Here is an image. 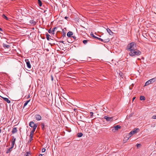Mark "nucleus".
Wrapping results in <instances>:
<instances>
[{
    "label": "nucleus",
    "mask_w": 156,
    "mask_h": 156,
    "mask_svg": "<svg viewBox=\"0 0 156 156\" xmlns=\"http://www.w3.org/2000/svg\"><path fill=\"white\" fill-rule=\"evenodd\" d=\"M141 53V52L140 51L136 48L129 52V55L133 57L138 56L140 55Z\"/></svg>",
    "instance_id": "f257e3e1"
},
{
    "label": "nucleus",
    "mask_w": 156,
    "mask_h": 156,
    "mask_svg": "<svg viewBox=\"0 0 156 156\" xmlns=\"http://www.w3.org/2000/svg\"><path fill=\"white\" fill-rule=\"evenodd\" d=\"M136 47V44L133 42L128 44L126 47V50L129 52L135 49Z\"/></svg>",
    "instance_id": "f03ea898"
},
{
    "label": "nucleus",
    "mask_w": 156,
    "mask_h": 156,
    "mask_svg": "<svg viewBox=\"0 0 156 156\" xmlns=\"http://www.w3.org/2000/svg\"><path fill=\"white\" fill-rule=\"evenodd\" d=\"M156 81V77H154L153 78H152L149 80L147 81L145 84L144 86H147L149 84L152 83H154V82Z\"/></svg>",
    "instance_id": "7ed1b4c3"
},
{
    "label": "nucleus",
    "mask_w": 156,
    "mask_h": 156,
    "mask_svg": "<svg viewBox=\"0 0 156 156\" xmlns=\"http://www.w3.org/2000/svg\"><path fill=\"white\" fill-rule=\"evenodd\" d=\"M139 129H136L134 130L131 131L129 134L128 136L129 137H131L133 135L136 134L137 133V131H139Z\"/></svg>",
    "instance_id": "20e7f679"
},
{
    "label": "nucleus",
    "mask_w": 156,
    "mask_h": 156,
    "mask_svg": "<svg viewBox=\"0 0 156 156\" xmlns=\"http://www.w3.org/2000/svg\"><path fill=\"white\" fill-rule=\"evenodd\" d=\"M121 128V126L119 125H117L114 126L113 127H112V131L113 132H115L116 131H117L119 129H120Z\"/></svg>",
    "instance_id": "39448f33"
},
{
    "label": "nucleus",
    "mask_w": 156,
    "mask_h": 156,
    "mask_svg": "<svg viewBox=\"0 0 156 156\" xmlns=\"http://www.w3.org/2000/svg\"><path fill=\"white\" fill-rule=\"evenodd\" d=\"M25 61L26 63L27 67L28 69H30L31 68V66L29 59H26Z\"/></svg>",
    "instance_id": "423d86ee"
},
{
    "label": "nucleus",
    "mask_w": 156,
    "mask_h": 156,
    "mask_svg": "<svg viewBox=\"0 0 156 156\" xmlns=\"http://www.w3.org/2000/svg\"><path fill=\"white\" fill-rule=\"evenodd\" d=\"M29 126L31 127L34 128V126H35V127H37V124H35L34 123L33 121H31L29 123Z\"/></svg>",
    "instance_id": "0eeeda50"
},
{
    "label": "nucleus",
    "mask_w": 156,
    "mask_h": 156,
    "mask_svg": "<svg viewBox=\"0 0 156 156\" xmlns=\"http://www.w3.org/2000/svg\"><path fill=\"white\" fill-rule=\"evenodd\" d=\"M105 119H106L107 121H111L113 120V117H108L105 116L104 117Z\"/></svg>",
    "instance_id": "6e6552de"
},
{
    "label": "nucleus",
    "mask_w": 156,
    "mask_h": 156,
    "mask_svg": "<svg viewBox=\"0 0 156 156\" xmlns=\"http://www.w3.org/2000/svg\"><path fill=\"white\" fill-rule=\"evenodd\" d=\"M35 117L36 118V119L38 121L40 120L41 119V116L38 114H36L35 115Z\"/></svg>",
    "instance_id": "1a4fd4ad"
},
{
    "label": "nucleus",
    "mask_w": 156,
    "mask_h": 156,
    "mask_svg": "<svg viewBox=\"0 0 156 156\" xmlns=\"http://www.w3.org/2000/svg\"><path fill=\"white\" fill-rule=\"evenodd\" d=\"M107 32L108 33V34L111 35H113V33L112 32V31L111 30L109 29V28H107Z\"/></svg>",
    "instance_id": "9d476101"
},
{
    "label": "nucleus",
    "mask_w": 156,
    "mask_h": 156,
    "mask_svg": "<svg viewBox=\"0 0 156 156\" xmlns=\"http://www.w3.org/2000/svg\"><path fill=\"white\" fill-rule=\"evenodd\" d=\"M13 140H12V144H11V147H13L15 143V141L16 140V139L15 138H14L13 139Z\"/></svg>",
    "instance_id": "9b49d317"
},
{
    "label": "nucleus",
    "mask_w": 156,
    "mask_h": 156,
    "mask_svg": "<svg viewBox=\"0 0 156 156\" xmlns=\"http://www.w3.org/2000/svg\"><path fill=\"white\" fill-rule=\"evenodd\" d=\"M30 23L33 26H34L36 24V22L33 20H31L30 21Z\"/></svg>",
    "instance_id": "f8f14e48"
},
{
    "label": "nucleus",
    "mask_w": 156,
    "mask_h": 156,
    "mask_svg": "<svg viewBox=\"0 0 156 156\" xmlns=\"http://www.w3.org/2000/svg\"><path fill=\"white\" fill-rule=\"evenodd\" d=\"M73 33L72 32L70 31L68 32L67 35L68 37H70L73 35Z\"/></svg>",
    "instance_id": "ddd939ff"
},
{
    "label": "nucleus",
    "mask_w": 156,
    "mask_h": 156,
    "mask_svg": "<svg viewBox=\"0 0 156 156\" xmlns=\"http://www.w3.org/2000/svg\"><path fill=\"white\" fill-rule=\"evenodd\" d=\"M13 148V147H10L7 150V151L6 152V153L8 154V153H10V152H11V151H12V149Z\"/></svg>",
    "instance_id": "4468645a"
},
{
    "label": "nucleus",
    "mask_w": 156,
    "mask_h": 156,
    "mask_svg": "<svg viewBox=\"0 0 156 156\" xmlns=\"http://www.w3.org/2000/svg\"><path fill=\"white\" fill-rule=\"evenodd\" d=\"M3 99L4 101H6L8 103H10L11 102L10 100H9L8 98H3Z\"/></svg>",
    "instance_id": "2eb2a0df"
},
{
    "label": "nucleus",
    "mask_w": 156,
    "mask_h": 156,
    "mask_svg": "<svg viewBox=\"0 0 156 156\" xmlns=\"http://www.w3.org/2000/svg\"><path fill=\"white\" fill-rule=\"evenodd\" d=\"M17 131V128L16 127H14L12 129V132L13 134H14V133H16Z\"/></svg>",
    "instance_id": "dca6fc26"
},
{
    "label": "nucleus",
    "mask_w": 156,
    "mask_h": 156,
    "mask_svg": "<svg viewBox=\"0 0 156 156\" xmlns=\"http://www.w3.org/2000/svg\"><path fill=\"white\" fill-rule=\"evenodd\" d=\"M110 41V39L109 38H107V39H104L103 40V42L104 43H107L109 42Z\"/></svg>",
    "instance_id": "f3484780"
},
{
    "label": "nucleus",
    "mask_w": 156,
    "mask_h": 156,
    "mask_svg": "<svg viewBox=\"0 0 156 156\" xmlns=\"http://www.w3.org/2000/svg\"><path fill=\"white\" fill-rule=\"evenodd\" d=\"M38 3L40 7H41L42 6V4L41 0H38Z\"/></svg>",
    "instance_id": "a211bd4d"
},
{
    "label": "nucleus",
    "mask_w": 156,
    "mask_h": 156,
    "mask_svg": "<svg viewBox=\"0 0 156 156\" xmlns=\"http://www.w3.org/2000/svg\"><path fill=\"white\" fill-rule=\"evenodd\" d=\"M3 46L4 48H9L10 46L9 45H6V44H3Z\"/></svg>",
    "instance_id": "6ab92c4d"
},
{
    "label": "nucleus",
    "mask_w": 156,
    "mask_h": 156,
    "mask_svg": "<svg viewBox=\"0 0 156 156\" xmlns=\"http://www.w3.org/2000/svg\"><path fill=\"white\" fill-rule=\"evenodd\" d=\"M30 100H29L27 101L24 104L23 106V108L26 106L28 104V103L30 102Z\"/></svg>",
    "instance_id": "aec40b11"
},
{
    "label": "nucleus",
    "mask_w": 156,
    "mask_h": 156,
    "mask_svg": "<svg viewBox=\"0 0 156 156\" xmlns=\"http://www.w3.org/2000/svg\"><path fill=\"white\" fill-rule=\"evenodd\" d=\"M90 35L92 36V37H93L95 39H97L98 38V37L95 36L94 35L93 33H91L90 34Z\"/></svg>",
    "instance_id": "412c9836"
},
{
    "label": "nucleus",
    "mask_w": 156,
    "mask_h": 156,
    "mask_svg": "<svg viewBox=\"0 0 156 156\" xmlns=\"http://www.w3.org/2000/svg\"><path fill=\"white\" fill-rule=\"evenodd\" d=\"M41 127L42 130H44V123H42L41 124Z\"/></svg>",
    "instance_id": "4be33fe9"
},
{
    "label": "nucleus",
    "mask_w": 156,
    "mask_h": 156,
    "mask_svg": "<svg viewBox=\"0 0 156 156\" xmlns=\"http://www.w3.org/2000/svg\"><path fill=\"white\" fill-rule=\"evenodd\" d=\"M140 100H145V97L143 96H141L140 97Z\"/></svg>",
    "instance_id": "5701e85b"
},
{
    "label": "nucleus",
    "mask_w": 156,
    "mask_h": 156,
    "mask_svg": "<svg viewBox=\"0 0 156 156\" xmlns=\"http://www.w3.org/2000/svg\"><path fill=\"white\" fill-rule=\"evenodd\" d=\"M57 28L56 27H54V28H53L52 29V30L51 31V33L52 34H54V31H55V30Z\"/></svg>",
    "instance_id": "b1692460"
},
{
    "label": "nucleus",
    "mask_w": 156,
    "mask_h": 156,
    "mask_svg": "<svg viewBox=\"0 0 156 156\" xmlns=\"http://www.w3.org/2000/svg\"><path fill=\"white\" fill-rule=\"evenodd\" d=\"M35 127V126H34V128H33V129L31 131L30 133H34H34L35 132V129H36V128H37V127Z\"/></svg>",
    "instance_id": "393cba45"
},
{
    "label": "nucleus",
    "mask_w": 156,
    "mask_h": 156,
    "mask_svg": "<svg viewBox=\"0 0 156 156\" xmlns=\"http://www.w3.org/2000/svg\"><path fill=\"white\" fill-rule=\"evenodd\" d=\"M46 36L47 40L48 41H49L50 39V36L48 34H46Z\"/></svg>",
    "instance_id": "a878e982"
},
{
    "label": "nucleus",
    "mask_w": 156,
    "mask_h": 156,
    "mask_svg": "<svg viewBox=\"0 0 156 156\" xmlns=\"http://www.w3.org/2000/svg\"><path fill=\"white\" fill-rule=\"evenodd\" d=\"M77 135L78 137H81L82 136L83 134L82 133H78Z\"/></svg>",
    "instance_id": "bb28decb"
},
{
    "label": "nucleus",
    "mask_w": 156,
    "mask_h": 156,
    "mask_svg": "<svg viewBox=\"0 0 156 156\" xmlns=\"http://www.w3.org/2000/svg\"><path fill=\"white\" fill-rule=\"evenodd\" d=\"M2 17L3 18L6 19V20H8V18L7 17V16H5L4 14L3 15Z\"/></svg>",
    "instance_id": "cd10ccee"
},
{
    "label": "nucleus",
    "mask_w": 156,
    "mask_h": 156,
    "mask_svg": "<svg viewBox=\"0 0 156 156\" xmlns=\"http://www.w3.org/2000/svg\"><path fill=\"white\" fill-rule=\"evenodd\" d=\"M64 30L63 29H62V31L63 32L62 36L63 37H65L66 36V33L64 32Z\"/></svg>",
    "instance_id": "c85d7f7f"
},
{
    "label": "nucleus",
    "mask_w": 156,
    "mask_h": 156,
    "mask_svg": "<svg viewBox=\"0 0 156 156\" xmlns=\"http://www.w3.org/2000/svg\"><path fill=\"white\" fill-rule=\"evenodd\" d=\"M89 41L88 40H84L83 41V43L84 44H86L88 42V41Z\"/></svg>",
    "instance_id": "c756f323"
},
{
    "label": "nucleus",
    "mask_w": 156,
    "mask_h": 156,
    "mask_svg": "<svg viewBox=\"0 0 156 156\" xmlns=\"http://www.w3.org/2000/svg\"><path fill=\"white\" fill-rule=\"evenodd\" d=\"M34 136V133H30V138H33Z\"/></svg>",
    "instance_id": "7c9ffc66"
},
{
    "label": "nucleus",
    "mask_w": 156,
    "mask_h": 156,
    "mask_svg": "<svg viewBox=\"0 0 156 156\" xmlns=\"http://www.w3.org/2000/svg\"><path fill=\"white\" fill-rule=\"evenodd\" d=\"M119 74L120 76H121L122 78H123L124 76L123 74L121 72L120 73H119Z\"/></svg>",
    "instance_id": "2f4dec72"
},
{
    "label": "nucleus",
    "mask_w": 156,
    "mask_h": 156,
    "mask_svg": "<svg viewBox=\"0 0 156 156\" xmlns=\"http://www.w3.org/2000/svg\"><path fill=\"white\" fill-rule=\"evenodd\" d=\"M46 151V149L44 148H43L42 150V152H44Z\"/></svg>",
    "instance_id": "473e14b6"
},
{
    "label": "nucleus",
    "mask_w": 156,
    "mask_h": 156,
    "mask_svg": "<svg viewBox=\"0 0 156 156\" xmlns=\"http://www.w3.org/2000/svg\"><path fill=\"white\" fill-rule=\"evenodd\" d=\"M97 39H98V40H99V41H100L102 42H103V40L101 38H99V37H98V38H97Z\"/></svg>",
    "instance_id": "72a5a7b5"
},
{
    "label": "nucleus",
    "mask_w": 156,
    "mask_h": 156,
    "mask_svg": "<svg viewBox=\"0 0 156 156\" xmlns=\"http://www.w3.org/2000/svg\"><path fill=\"white\" fill-rule=\"evenodd\" d=\"M90 117H92V116L93 115V113L92 112H91L90 113Z\"/></svg>",
    "instance_id": "f704fd0d"
},
{
    "label": "nucleus",
    "mask_w": 156,
    "mask_h": 156,
    "mask_svg": "<svg viewBox=\"0 0 156 156\" xmlns=\"http://www.w3.org/2000/svg\"><path fill=\"white\" fill-rule=\"evenodd\" d=\"M152 118L156 119V115H154L152 116Z\"/></svg>",
    "instance_id": "c9c22d12"
},
{
    "label": "nucleus",
    "mask_w": 156,
    "mask_h": 156,
    "mask_svg": "<svg viewBox=\"0 0 156 156\" xmlns=\"http://www.w3.org/2000/svg\"><path fill=\"white\" fill-rule=\"evenodd\" d=\"M72 37L73 38L74 40H75L76 39V38L75 36H73Z\"/></svg>",
    "instance_id": "e433bc0d"
},
{
    "label": "nucleus",
    "mask_w": 156,
    "mask_h": 156,
    "mask_svg": "<svg viewBox=\"0 0 156 156\" xmlns=\"http://www.w3.org/2000/svg\"><path fill=\"white\" fill-rule=\"evenodd\" d=\"M33 140V138H31L30 137V139H29V141L30 142H31L32 140Z\"/></svg>",
    "instance_id": "4c0bfd02"
},
{
    "label": "nucleus",
    "mask_w": 156,
    "mask_h": 156,
    "mask_svg": "<svg viewBox=\"0 0 156 156\" xmlns=\"http://www.w3.org/2000/svg\"><path fill=\"white\" fill-rule=\"evenodd\" d=\"M141 145V144H136V146L137 147H138L139 146H140Z\"/></svg>",
    "instance_id": "58836bf2"
},
{
    "label": "nucleus",
    "mask_w": 156,
    "mask_h": 156,
    "mask_svg": "<svg viewBox=\"0 0 156 156\" xmlns=\"http://www.w3.org/2000/svg\"><path fill=\"white\" fill-rule=\"evenodd\" d=\"M48 33H51V29H50L48 30Z\"/></svg>",
    "instance_id": "ea45409f"
},
{
    "label": "nucleus",
    "mask_w": 156,
    "mask_h": 156,
    "mask_svg": "<svg viewBox=\"0 0 156 156\" xmlns=\"http://www.w3.org/2000/svg\"><path fill=\"white\" fill-rule=\"evenodd\" d=\"M68 18H68V17H67V16H66V17H65V19L67 20H68Z\"/></svg>",
    "instance_id": "a19ab883"
},
{
    "label": "nucleus",
    "mask_w": 156,
    "mask_h": 156,
    "mask_svg": "<svg viewBox=\"0 0 156 156\" xmlns=\"http://www.w3.org/2000/svg\"><path fill=\"white\" fill-rule=\"evenodd\" d=\"M51 80H52H52H53V77L52 76H51Z\"/></svg>",
    "instance_id": "79ce46f5"
},
{
    "label": "nucleus",
    "mask_w": 156,
    "mask_h": 156,
    "mask_svg": "<svg viewBox=\"0 0 156 156\" xmlns=\"http://www.w3.org/2000/svg\"><path fill=\"white\" fill-rule=\"evenodd\" d=\"M59 42L60 43H64V41H60Z\"/></svg>",
    "instance_id": "37998d69"
},
{
    "label": "nucleus",
    "mask_w": 156,
    "mask_h": 156,
    "mask_svg": "<svg viewBox=\"0 0 156 156\" xmlns=\"http://www.w3.org/2000/svg\"><path fill=\"white\" fill-rule=\"evenodd\" d=\"M39 156H43V154H40Z\"/></svg>",
    "instance_id": "c03bdc74"
},
{
    "label": "nucleus",
    "mask_w": 156,
    "mask_h": 156,
    "mask_svg": "<svg viewBox=\"0 0 156 156\" xmlns=\"http://www.w3.org/2000/svg\"><path fill=\"white\" fill-rule=\"evenodd\" d=\"M27 154L26 155V156H29V155H28V154H29V152H27Z\"/></svg>",
    "instance_id": "a18cd8bd"
},
{
    "label": "nucleus",
    "mask_w": 156,
    "mask_h": 156,
    "mask_svg": "<svg viewBox=\"0 0 156 156\" xmlns=\"http://www.w3.org/2000/svg\"><path fill=\"white\" fill-rule=\"evenodd\" d=\"M30 95H28V96H27V98H30Z\"/></svg>",
    "instance_id": "49530a36"
},
{
    "label": "nucleus",
    "mask_w": 156,
    "mask_h": 156,
    "mask_svg": "<svg viewBox=\"0 0 156 156\" xmlns=\"http://www.w3.org/2000/svg\"><path fill=\"white\" fill-rule=\"evenodd\" d=\"M135 98H136L135 97L133 98V101L135 99Z\"/></svg>",
    "instance_id": "de8ad7c7"
},
{
    "label": "nucleus",
    "mask_w": 156,
    "mask_h": 156,
    "mask_svg": "<svg viewBox=\"0 0 156 156\" xmlns=\"http://www.w3.org/2000/svg\"><path fill=\"white\" fill-rule=\"evenodd\" d=\"M138 60H140V58H138Z\"/></svg>",
    "instance_id": "09e8293b"
},
{
    "label": "nucleus",
    "mask_w": 156,
    "mask_h": 156,
    "mask_svg": "<svg viewBox=\"0 0 156 156\" xmlns=\"http://www.w3.org/2000/svg\"><path fill=\"white\" fill-rule=\"evenodd\" d=\"M1 106V104L0 103V107Z\"/></svg>",
    "instance_id": "8fccbe9b"
}]
</instances>
